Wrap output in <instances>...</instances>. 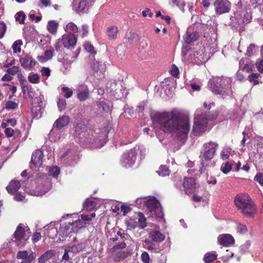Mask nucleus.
<instances>
[{"label":"nucleus","instance_id":"1","mask_svg":"<svg viewBox=\"0 0 263 263\" xmlns=\"http://www.w3.org/2000/svg\"><path fill=\"white\" fill-rule=\"evenodd\" d=\"M155 120L162 131L176 134L181 140L186 138L190 130L189 117L176 110L158 113L155 115Z\"/></svg>","mask_w":263,"mask_h":263},{"label":"nucleus","instance_id":"2","mask_svg":"<svg viewBox=\"0 0 263 263\" xmlns=\"http://www.w3.org/2000/svg\"><path fill=\"white\" fill-rule=\"evenodd\" d=\"M235 205L240 212L247 217L253 216L256 211V206L248 194H237L234 200Z\"/></svg>","mask_w":263,"mask_h":263},{"label":"nucleus","instance_id":"3","mask_svg":"<svg viewBox=\"0 0 263 263\" xmlns=\"http://www.w3.org/2000/svg\"><path fill=\"white\" fill-rule=\"evenodd\" d=\"M217 115L210 112H202L199 115H196L194 119V125L192 133L195 136H200L204 133L208 127L209 121L214 120Z\"/></svg>","mask_w":263,"mask_h":263},{"label":"nucleus","instance_id":"4","mask_svg":"<svg viewBox=\"0 0 263 263\" xmlns=\"http://www.w3.org/2000/svg\"><path fill=\"white\" fill-rule=\"evenodd\" d=\"M29 231L28 227L25 226L23 223H20L17 227L13 235L17 245L20 248L25 246L26 241L29 238L27 233Z\"/></svg>","mask_w":263,"mask_h":263},{"label":"nucleus","instance_id":"5","mask_svg":"<svg viewBox=\"0 0 263 263\" xmlns=\"http://www.w3.org/2000/svg\"><path fill=\"white\" fill-rule=\"evenodd\" d=\"M226 79L222 78H214L209 81L210 89L212 92L216 95L223 96L224 95H228L224 90V87L222 85L224 83Z\"/></svg>","mask_w":263,"mask_h":263},{"label":"nucleus","instance_id":"6","mask_svg":"<svg viewBox=\"0 0 263 263\" xmlns=\"http://www.w3.org/2000/svg\"><path fill=\"white\" fill-rule=\"evenodd\" d=\"M137 153L135 149H131L125 153L122 156V165L125 168L133 165L137 159Z\"/></svg>","mask_w":263,"mask_h":263},{"label":"nucleus","instance_id":"7","mask_svg":"<svg viewBox=\"0 0 263 263\" xmlns=\"http://www.w3.org/2000/svg\"><path fill=\"white\" fill-rule=\"evenodd\" d=\"M218 144L212 141L205 143L203 145L205 151L203 153V158L206 161L211 160L214 156Z\"/></svg>","mask_w":263,"mask_h":263},{"label":"nucleus","instance_id":"8","mask_svg":"<svg viewBox=\"0 0 263 263\" xmlns=\"http://www.w3.org/2000/svg\"><path fill=\"white\" fill-rule=\"evenodd\" d=\"M213 5L215 12L218 14L228 13L231 9V3L228 0H215Z\"/></svg>","mask_w":263,"mask_h":263},{"label":"nucleus","instance_id":"9","mask_svg":"<svg viewBox=\"0 0 263 263\" xmlns=\"http://www.w3.org/2000/svg\"><path fill=\"white\" fill-rule=\"evenodd\" d=\"M77 37L74 34L70 33L63 35L61 43L66 48H73L76 44Z\"/></svg>","mask_w":263,"mask_h":263},{"label":"nucleus","instance_id":"10","mask_svg":"<svg viewBox=\"0 0 263 263\" xmlns=\"http://www.w3.org/2000/svg\"><path fill=\"white\" fill-rule=\"evenodd\" d=\"M77 99L81 102L87 100L90 96V92L88 87L84 84L80 85L77 89Z\"/></svg>","mask_w":263,"mask_h":263},{"label":"nucleus","instance_id":"11","mask_svg":"<svg viewBox=\"0 0 263 263\" xmlns=\"http://www.w3.org/2000/svg\"><path fill=\"white\" fill-rule=\"evenodd\" d=\"M191 59L192 62L198 65H201L206 61L205 54L204 51V48L199 49L194 52L191 55Z\"/></svg>","mask_w":263,"mask_h":263},{"label":"nucleus","instance_id":"12","mask_svg":"<svg viewBox=\"0 0 263 263\" xmlns=\"http://www.w3.org/2000/svg\"><path fill=\"white\" fill-rule=\"evenodd\" d=\"M20 62L23 68L29 70L32 69L36 64L35 60L29 54L25 55L21 58Z\"/></svg>","mask_w":263,"mask_h":263},{"label":"nucleus","instance_id":"13","mask_svg":"<svg viewBox=\"0 0 263 263\" xmlns=\"http://www.w3.org/2000/svg\"><path fill=\"white\" fill-rule=\"evenodd\" d=\"M182 185L186 194H192L195 190V180L192 177H185Z\"/></svg>","mask_w":263,"mask_h":263},{"label":"nucleus","instance_id":"14","mask_svg":"<svg viewBox=\"0 0 263 263\" xmlns=\"http://www.w3.org/2000/svg\"><path fill=\"white\" fill-rule=\"evenodd\" d=\"M43 152L40 149H37L32 153L31 159V164L35 167H40L42 165Z\"/></svg>","mask_w":263,"mask_h":263},{"label":"nucleus","instance_id":"15","mask_svg":"<svg viewBox=\"0 0 263 263\" xmlns=\"http://www.w3.org/2000/svg\"><path fill=\"white\" fill-rule=\"evenodd\" d=\"M218 241L220 245L228 247L234 243V238L230 234H222L218 237Z\"/></svg>","mask_w":263,"mask_h":263},{"label":"nucleus","instance_id":"16","mask_svg":"<svg viewBox=\"0 0 263 263\" xmlns=\"http://www.w3.org/2000/svg\"><path fill=\"white\" fill-rule=\"evenodd\" d=\"M5 134L8 138L13 137L15 142H18L21 137V133L18 129L14 130L10 127L6 128L5 130Z\"/></svg>","mask_w":263,"mask_h":263},{"label":"nucleus","instance_id":"17","mask_svg":"<svg viewBox=\"0 0 263 263\" xmlns=\"http://www.w3.org/2000/svg\"><path fill=\"white\" fill-rule=\"evenodd\" d=\"M148 235L152 240L156 242H161L165 238V235L158 230L151 231Z\"/></svg>","mask_w":263,"mask_h":263},{"label":"nucleus","instance_id":"18","mask_svg":"<svg viewBox=\"0 0 263 263\" xmlns=\"http://www.w3.org/2000/svg\"><path fill=\"white\" fill-rule=\"evenodd\" d=\"M69 121L70 118L68 116H63L55 121L54 126L57 129L60 130L63 127L67 126L69 124Z\"/></svg>","mask_w":263,"mask_h":263},{"label":"nucleus","instance_id":"19","mask_svg":"<svg viewBox=\"0 0 263 263\" xmlns=\"http://www.w3.org/2000/svg\"><path fill=\"white\" fill-rule=\"evenodd\" d=\"M21 187V184L19 181L12 180L6 187V190L11 195H14Z\"/></svg>","mask_w":263,"mask_h":263},{"label":"nucleus","instance_id":"20","mask_svg":"<svg viewBox=\"0 0 263 263\" xmlns=\"http://www.w3.org/2000/svg\"><path fill=\"white\" fill-rule=\"evenodd\" d=\"M91 67L96 73H99V75L103 74L105 71L106 67L102 62L94 60L92 63Z\"/></svg>","mask_w":263,"mask_h":263},{"label":"nucleus","instance_id":"21","mask_svg":"<svg viewBox=\"0 0 263 263\" xmlns=\"http://www.w3.org/2000/svg\"><path fill=\"white\" fill-rule=\"evenodd\" d=\"M159 202L155 199H149L145 202L146 206L149 209L151 212H156L157 210L160 211L159 208Z\"/></svg>","mask_w":263,"mask_h":263},{"label":"nucleus","instance_id":"22","mask_svg":"<svg viewBox=\"0 0 263 263\" xmlns=\"http://www.w3.org/2000/svg\"><path fill=\"white\" fill-rule=\"evenodd\" d=\"M131 254L132 252L130 251H120L114 255L113 259L116 262H119L126 259Z\"/></svg>","mask_w":263,"mask_h":263},{"label":"nucleus","instance_id":"23","mask_svg":"<svg viewBox=\"0 0 263 263\" xmlns=\"http://www.w3.org/2000/svg\"><path fill=\"white\" fill-rule=\"evenodd\" d=\"M65 229L67 231H68L66 232L65 234H63L65 236H68L72 232H77L80 229L78 226V223L76 220L71 223H69L68 226L65 227Z\"/></svg>","mask_w":263,"mask_h":263},{"label":"nucleus","instance_id":"24","mask_svg":"<svg viewBox=\"0 0 263 263\" xmlns=\"http://www.w3.org/2000/svg\"><path fill=\"white\" fill-rule=\"evenodd\" d=\"M107 32L109 39L110 40H114L117 37L119 30L117 27L110 26L107 28Z\"/></svg>","mask_w":263,"mask_h":263},{"label":"nucleus","instance_id":"25","mask_svg":"<svg viewBox=\"0 0 263 263\" xmlns=\"http://www.w3.org/2000/svg\"><path fill=\"white\" fill-rule=\"evenodd\" d=\"M198 37L199 34L197 32H193L191 33L186 32L184 40L186 44H189L196 41Z\"/></svg>","mask_w":263,"mask_h":263},{"label":"nucleus","instance_id":"26","mask_svg":"<svg viewBox=\"0 0 263 263\" xmlns=\"http://www.w3.org/2000/svg\"><path fill=\"white\" fill-rule=\"evenodd\" d=\"M239 68L247 72H249L252 70V66L248 64V60L246 58L241 59L239 63Z\"/></svg>","mask_w":263,"mask_h":263},{"label":"nucleus","instance_id":"27","mask_svg":"<svg viewBox=\"0 0 263 263\" xmlns=\"http://www.w3.org/2000/svg\"><path fill=\"white\" fill-rule=\"evenodd\" d=\"M145 244L147 245L146 247H145L146 250L151 252H157L159 248L157 245L154 243L152 240H150L147 239H145L144 240Z\"/></svg>","mask_w":263,"mask_h":263},{"label":"nucleus","instance_id":"28","mask_svg":"<svg viewBox=\"0 0 263 263\" xmlns=\"http://www.w3.org/2000/svg\"><path fill=\"white\" fill-rule=\"evenodd\" d=\"M217 257V255L216 252H208L205 254L203 260L205 263H211L216 259Z\"/></svg>","mask_w":263,"mask_h":263},{"label":"nucleus","instance_id":"29","mask_svg":"<svg viewBox=\"0 0 263 263\" xmlns=\"http://www.w3.org/2000/svg\"><path fill=\"white\" fill-rule=\"evenodd\" d=\"M88 3L86 1H81L79 2L78 6L76 7V11L77 13H84L88 9Z\"/></svg>","mask_w":263,"mask_h":263},{"label":"nucleus","instance_id":"30","mask_svg":"<svg viewBox=\"0 0 263 263\" xmlns=\"http://www.w3.org/2000/svg\"><path fill=\"white\" fill-rule=\"evenodd\" d=\"M58 24L54 21L48 22L47 28L48 31L51 34H55L57 32Z\"/></svg>","mask_w":263,"mask_h":263},{"label":"nucleus","instance_id":"31","mask_svg":"<svg viewBox=\"0 0 263 263\" xmlns=\"http://www.w3.org/2000/svg\"><path fill=\"white\" fill-rule=\"evenodd\" d=\"M250 5L254 9L258 8L263 13V0H250Z\"/></svg>","mask_w":263,"mask_h":263},{"label":"nucleus","instance_id":"32","mask_svg":"<svg viewBox=\"0 0 263 263\" xmlns=\"http://www.w3.org/2000/svg\"><path fill=\"white\" fill-rule=\"evenodd\" d=\"M138 216L139 217V219H138L139 227L141 229H144V228H145L147 227L146 218L144 217L143 213H142L141 212L138 213Z\"/></svg>","mask_w":263,"mask_h":263},{"label":"nucleus","instance_id":"33","mask_svg":"<svg viewBox=\"0 0 263 263\" xmlns=\"http://www.w3.org/2000/svg\"><path fill=\"white\" fill-rule=\"evenodd\" d=\"M85 126L84 124L80 123H78L76 126L75 129V134L77 136H79V138H82L81 137V135L84 133L85 134V132H84Z\"/></svg>","mask_w":263,"mask_h":263},{"label":"nucleus","instance_id":"34","mask_svg":"<svg viewBox=\"0 0 263 263\" xmlns=\"http://www.w3.org/2000/svg\"><path fill=\"white\" fill-rule=\"evenodd\" d=\"M84 246L83 243H78L76 245H73L71 247L69 248V251L73 253H79L80 252L83 251Z\"/></svg>","mask_w":263,"mask_h":263},{"label":"nucleus","instance_id":"35","mask_svg":"<svg viewBox=\"0 0 263 263\" xmlns=\"http://www.w3.org/2000/svg\"><path fill=\"white\" fill-rule=\"evenodd\" d=\"M61 91L63 94L64 98L66 99L70 98L73 95V90L71 88L67 86H64L61 88Z\"/></svg>","mask_w":263,"mask_h":263},{"label":"nucleus","instance_id":"36","mask_svg":"<svg viewBox=\"0 0 263 263\" xmlns=\"http://www.w3.org/2000/svg\"><path fill=\"white\" fill-rule=\"evenodd\" d=\"M23 44L22 40H18L15 41L12 46V48L14 53H20L21 52V48L20 46Z\"/></svg>","mask_w":263,"mask_h":263},{"label":"nucleus","instance_id":"37","mask_svg":"<svg viewBox=\"0 0 263 263\" xmlns=\"http://www.w3.org/2000/svg\"><path fill=\"white\" fill-rule=\"evenodd\" d=\"M233 164L229 162L223 163L220 168L221 171L223 174H227L232 170Z\"/></svg>","mask_w":263,"mask_h":263},{"label":"nucleus","instance_id":"38","mask_svg":"<svg viewBox=\"0 0 263 263\" xmlns=\"http://www.w3.org/2000/svg\"><path fill=\"white\" fill-rule=\"evenodd\" d=\"M60 173V170L57 166L51 167L48 171V175L54 178L57 177Z\"/></svg>","mask_w":263,"mask_h":263},{"label":"nucleus","instance_id":"39","mask_svg":"<svg viewBox=\"0 0 263 263\" xmlns=\"http://www.w3.org/2000/svg\"><path fill=\"white\" fill-rule=\"evenodd\" d=\"M257 51V47L254 44H251L248 47L246 54L249 57H252Z\"/></svg>","mask_w":263,"mask_h":263},{"label":"nucleus","instance_id":"40","mask_svg":"<svg viewBox=\"0 0 263 263\" xmlns=\"http://www.w3.org/2000/svg\"><path fill=\"white\" fill-rule=\"evenodd\" d=\"M26 18V15L22 11H19L15 15V18L16 21H18L20 24H24V21Z\"/></svg>","mask_w":263,"mask_h":263},{"label":"nucleus","instance_id":"41","mask_svg":"<svg viewBox=\"0 0 263 263\" xmlns=\"http://www.w3.org/2000/svg\"><path fill=\"white\" fill-rule=\"evenodd\" d=\"M29 257V254L27 251H20L17 252L16 255V258L18 259H22L24 260H27Z\"/></svg>","mask_w":263,"mask_h":263},{"label":"nucleus","instance_id":"42","mask_svg":"<svg viewBox=\"0 0 263 263\" xmlns=\"http://www.w3.org/2000/svg\"><path fill=\"white\" fill-rule=\"evenodd\" d=\"M170 171L166 165H161L159 167V175L162 176H168Z\"/></svg>","mask_w":263,"mask_h":263},{"label":"nucleus","instance_id":"43","mask_svg":"<svg viewBox=\"0 0 263 263\" xmlns=\"http://www.w3.org/2000/svg\"><path fill=\"white\" fill-rule=\"evenodd\" d=\"M84 47L87 51L91 54H96L97 53L95 50L93 45L89 42H85L84 44Z\"/></svg>","mask_w":263,"mask_h":263},{"label":"nucleus","instance_id":"44","mask_svg":"<svg viewBox=\"0 0 263 263\" xmlns=\"http://www.w3.org/2000/svg\"><path fill=\"white\" fill-rule=\"evenodd\" d=\"M58 230L57 228H52L48 230L47 232V236L51 239H54L57 236Z\"/></svg>","mask_w":263,"mask_h":263},{"label":"nucleus","instance_id":"45","mask_svg":"<svg viewBox=\"0 0 263 263\" xmlns=\"http://www.w3.org/2000/svg\"><path fill=\"white\" fill-rule=\"evenodd\" d=\"M17 78L18 79L20 84L21 87H24L28 85V83L26 81L25 78L21 73L17 74Z\"/></svg>","mask_w":263,"mask_h":263},{"label":"nucleus","instance_id":"46","mask_svg":"<svg viewBox=\"0 0 263 263\" xmlns=\"http://www.w3.org/2000/svg\"><path fill=\"white\" fill-rule=\"evenodd\" d=\"M29 81L33 84H36L39 83V77L37 74H30L28 76Z\"/></svg>","mask_w":263,"mask_h":263},{"label":"nucleus","instance_id":"47","mask_svg":"<svg viewBox=\"0 0 263 263\" xmlns=\"http://www.w3.org/2000/svg\"><path fill=\"white\" fill-rule=\"evenodd\" d=\"M18 107V104L12 101H8L6 102L5 108L7 109H14Z\"/></svg>","mask_w":263,"mask_h":263},{"label":"nucleus","instance_id":"48","mask_svg":"<svg viewBox=\"0 0 263 263\" xmlns=\"http://www.w3.org/2000/svg\"><path fill=\"white\" fill-rule=\"evenodd\" d=\"M126 247V243L124 242V241H122V242L120 243H118L115 246H114V247H112L111 249V252L112 253H114V252H115L117 250V249H124Z\"/></svg>","mask_w":263,"mask_h":263},{"label":"nucleus","instance_id":"49","mask_svg":"<svg viewBox=\"0 0 263 263\" xmlns=\"http://www.w3.org/2000/svg\"><path fill=\"white\" fill-rule=\"evenodd\" d=\"M259 76V74L258 73H252L249 76V80L251 82H253L254 84L256 85L258 83V81L256 79H257Z\"/></svg>","mask_w":263,"mask_h":263},{"label":"nucleus","instance_id":"50","mask_svg":"<svg viewBox=\"0 0 263 263\" xmlns=\"http://www.w3.org/2000/svg\"><path fill=\"white\" fill-rule=\"evenodd\" d=\"M66 29L68 30H70L74 33L78 31L77 26L72 22L68 23L66 25Z\"/></svg>","mask_w":263,"mask_h":263},{"label":"nucleus","instance_id":"51","mask_svg":"<svg viewBox=\"0 0 263 263\" xmlns=\"http://www.w3.org/2000/svg\"><path fill=\"white\" fill-rule=\"evenodd\" d=\"M172 6H176L178 7L180 9L183 8L185 4L182 0H172Z\"/></svg>","mask_w":263,"mask_h":263},{"label":"nucleus","instance_id":"52","mask_svg":"<svg viewBox=\"0 0 263 263\" xmlns=\"http://www.w3.org/2000/svg\"><path fill=\"white\" fill-rule=\"evenodd\" d=\"M141 259L143 263H149V255L146 252H144L141 254Z\"/></svg>","mask_w":263,"mask_h":263},{"label":"nucleus","instance_id":"53","mask_svg":"<svg viewBox=\"0 0 263 263\" xmlns=\"http://www.w3.org/2000/svg\"><path fill=\"white\" fill-rule=\"evenodd\" d=\"M6 25L4 22L0 23V39L4 37L6 31Z\"/></svg>","mask_w":263,"mask_h":263},{"label":"nucleus","instance_id":"54","mask_svg":"<svg viewBox=\"0 0 263 263\" xmlns=\"http://www.w3.org/2000/svg\"><path fill=\"white\" fill-rule=\"evenodd\" d=\"M36 257V253L33 252H31L29 254V257L28 259L23 260L21 263H31Z\"/></svg>","mask_w":263,"mask_h":263},{"label":"nucleus","instance_id":"55","mask_svg":"<svg viewBox=\"0 0 263 263\" xmlns=\"http://www.w3.org/2000/svg\"><path fill=\"white\" fill-rule=\"evenodd\" d=\"M66 106V101L64 99H60L58 102V106L62 110L65 108Z\"/></svg>","mask_w":263,"mask_h":263},{"label":"nucleus","instance_id":"56","mask_svg":"<svg viewBox=\"0 0 263 263\" xmlns=\"http://www.w3.org/2000/svg\"><path fill=\"white\" fill-rule=\"evenodd\" d=\"M19 71V68L17 66H14L7 70V72L11 75H14Z\"/></svg>","mask_w":263,"mask_h":263},{"label":"nucleus","instance_id":"57","mask_svg":"<svg viewBox=\"0 0 263 263\" xmlns=\"http://www.w3.org/2000/svg\"><path fill=\"white\" fill-rule=\"evenodd\" d=\"M254 180L258 182L260 185L263 186V173H257L255 176Z\"/></svg>","mask_w":263,"mask_h":263},{"label":"nucleus","instance_id":"58","mask_svg":"<svg viewBox=\"0 0 263 263\" xmlns=\"http://www.w3.org/2000/svg\"><path fill=\"white\" fill-rule=\"evenodd\" d=\"M94 202L93 201L87 200L85 202L84 206L87 210H90L94 207Z\"/></svg>","mask_w":263,"mask_h":263},{"label":"nucleus","instance_id":"59","mask_svg":"<svg viewBox=\"0 0 263 263\" xmlns=\"http://www.w3.org/2000/svg\"><path fill=\"white\" fill-rule=\"evenodd\" d=\"M120 209L121 212H123V214L124 216L126 215V214L132 210V209L129 206L125 205L124 204H122L121 206Z\"/></svg>","mask_w":263,"mask_h":263},{"label":"nucleus","instance_id":"60","mask_svg":"<svg viewBox=\"0 0 263 263\" xmlns=\"http://www.w3.org/2000/svg\"><path fill=\"white\" fill-rule=\"evenodd\" d=\"M41 237L42 235L40 232H35L32 237V240L34 243H35L41 239Z\"/></svg>","mask_w":263,"mask_h":263},{"label":"nucleus","instance_id":"61","mask_svg":"<svg viewBox=\"0 0 263 263\" xmlns=\"http://www.w3.org/2000/svg\"><path fill=\"white\" fill-rule=\"evenodd\" d=\"M28 97L29 98H30L31 99H33L34 98H36L37 95L35 93L34 89L32 87H30V88L28 91Z\"/></svg>","mask_w":263,"mask_h":263},{"label":"nucleus","instance_id":"62","mask_svg":"<svg viewBox=\"0 0 263 263\" xmlns=\"http://www.w3.org/2000/svg\"><path fill=\"white\" fill-rule=\"evenodd\" d=\"M171 73L173 76L177 78L179 73L178 68L176 66L173 65V68L171 70Z\"/></svg>","mask_w":263,"mask_h":263},{"label":"nucleus","instance_id":"63","mask_svg":"<svg viewBox=\"0 0 263 263\" xmlns=\"http://www.w3.org/2000/svg\"><path fill=\"white\" fill-rule=\"evenodd\" d=\"M153 13L151 12V10L149 8H146L144 11H142V16L144 17L148 16L149 17H152Z\"/></svg>","mask_w":263,"mask_h":263},{"label":"nucleus","instance_id":"64","mask_svg":"<svg viewBox=\"0 0 263 263\" xmlns=\"http://www.w3.org/2000/svg\"><path fill=\"white\" fill-rule=\"evenodd\" d=\"M25 199V196L20 192H17L14 196V199L16 201H20Z\"/></svg>","mask_w":263,"mask_h":263}]
</instances>
